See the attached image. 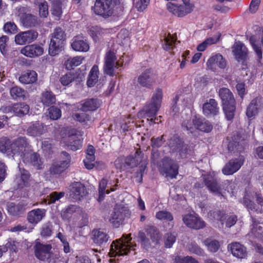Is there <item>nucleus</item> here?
I'll list each match as a JSON object with an SVG mask.
<instances>
[{
    "label": "nucleus",
    "instance_id": "423d86ee",
    "mask_svg": "<svg viewBox=\"0 0 263 263\" xmlns=\"http://www.w3.org/2000/svg\"><path fill=\"white\" fill-rule=\"evenodd\" d=\"M128 214L129 211L126 207L117 204L110 214L109 221L114 227L118 228Z\"/></svg>",
    "mask_w": 263,
    "mask_h": 263
},
{
    "label": "nucleus",
    "instance_id": "9b49d317",
    "mask_svg": "<svg viewBox=\"0 0 263 263\" xmlns=\"http://www.w3.org/2000/svg\"><path fill=\"white\" fill-rule=\"evenodd\" d=\"M69 198L74 201L81 200L87 194L85 186L80 182H74L69 187Z\"/></svg>",
    "mask_w": 263,
    "mask_h": 263
},
{
    "label": "nucleus",
    "instance_id": "5fc2aeb1",
    "mask_svg": "<svg viewBox=\"0 0 263 263\" xmlns=\"http://www.w3.org/2000/svg\"><path fill=\"white\" fill-rule=\"evenodd\" d=\"M257 38L255 35H252L249 38V41L259 60L262 58V51L261 47L256 44Z\"/></svg>",
    "mask_w": 263,
    "mask_h": 263
},
{
    "label": "nucleus",
    "instance_id": "72a5a7b5",
    "mask_svg": "<svg viewBox=\"0 0 263 263\" xmlns=\"http://www.w3.org/2000/svg\"><path fill=\"white\" fill-rule=\"evenodd\" d=\"M220 36L221 34L218 33L213 37L207 38L197 46V50L200 52L204 51L209 46L216 44L219 41Z\"/></svg>",
    "mask_w": 263,
    "mask_h": 263
},
{
    "label": "nucleus",
    "instance_id": "5701e85b",
    "mask_svg": "<svg viewBox=\"0 0 263 263\" xmlns=\"http://www.w3.org/2000/svg\"><path fill=\"white\" fill-rule=\"evenodd\" d=\"M228 249L235 257L242 259L247 256L246 248L239 242H234L229 244Z\"/></svg>",
    "mask_w": 263,
    "mask_h": 263
},
{
    "label": "nucleus",
    "instance_id": "473e14b6",
    "mask_svg": "<svg viewBox=\"0 0 263 263\" xmlns=\"http://www.w3.org/2000/svg\"><path fill=\"white\" fill-rule=\"evenodd\" d=\"M92 234L93 242L99 246L103 245L108 240L109 237L108 235L101 229L93 230Z\"/></svg>",
    "mask_w": 263,
    "mask_h": 263
},
{
    "label": "nucleus",
    "instance_id": "6e6552de",
    "mask_svg": "<svg viewBox=\"0 0 263 263\" xmlns=\"http://www.w3.org/2000/svg\"><path fill=\"white\" fill-rule=\"evenodd\" d=\"M31 149V146L29 144L28 139L25 137H20L12 141V147L11 154L12 158L14 159L16 156H19L22 157L23 154H25Z\"/></svg>",
    "mask_w": 263,
    "mask_h": 263
},
{
    "label": "nucleus",
    "instance_id": "4d7b16f0",
    "mask_svg": "<svg viewBox=\"0 0 263 263\" xmlns=\"http://www.w3.org/2000/svg\"><path fill=\"white\" fill-rule=\"evenodd\" d=\"M138 238L140 240V243L143 248L147 249L150 248V241L149 239L146 236V235L144 232L140 231L138 233Z\"/></svg>",
    "mask_w": 263,
    "mask_h": 263
},
{
    "label": "nucleus",
    "instance_id": "f03ea898",
    "mask_svg": "<svg viewBox=\"0 0 263 263\" xmlns=\"http://www.w3.org/2000/svg\"><path fill=\"white\" fill-rule=\"evenodd\" d=\"M168 145L173 153L179 155L182 158H187L192 154L190 147L177 135L173 136L168 140Z\"/></svg>",
    "mask_w": 263,
    "mask_h": 263
},
{
    "label": "nucleus",
    "instance_id": "f257e3e1",
    "mask_svg": "<svg viewBox=\"0 0 263 263\" xmlns=\"http://www.w3.org/2000/svg\"><path fill=\"white\" fill-rule=\"evenodd\" d=\"M221 99L223 109L228 120H231L234 116L235 111V100L232 92L227 88H221L218 91Z\"/></svg>",
    "mask_w": 263,
    "mask_h": 263
},
{
    "label": "nucleus",
    "instance_id": "0eeeda50",
    "mask_svg": "<svg viewBox=\"0 0 263 263\" xmlns=\"http://www.w3.org/2000/svg\"><path fill=\"white\" fill-rule=\"evenodd\" d=\"M93 9L96 14L108 17L114 12L112 0H96Z\"/></svg>",
    "mask_w": 263,
    "mask_h": 263
},
{
    "label": "nucleus",
    "instance_id": "09e8293b",
    "mask_svg": "<svg viewBox=\"0 0 263 263\" xmlns=\"http://www.w3.org/2000/svg\"><path fill=\"white\" fill-rule=\"evenodd\" d=\"M203 243L207 247L208 250L211 252H217L220 247L219 242L216 239L207 238Z\"/></svg>",
    "mask_w": 263,
    "mask_h": 263
},
{
    "label": "nucleus",
    "instance_id": "2f4dec72",
    "mask_svg": "<svg viewBox=\"0 0 263 263\" xmlns=\"http://www.w3.org/2000/svg\"><path fill=\"white\" fill-rule=\"evenodd\" d=\"M193 123L195 128L204 132H210L212 129V125L208 121L204 119L198 118L196 116L193 119Z\"/></svg>",
    "mask_w": 263,
    "mask_h": 263
},
{
    "label": "nucleus",
    "instance_id": "a878e982",
    "mask_svg": "<svg viewBox=\"0 0 263 263\" xmlns=\"http://www.w3.org/2000/svg\"><path fill=\"white\" fill-rule=\"evenodd\" d=\"M202 110L203 114L208 116H214L219 112V108L217 102L214 99H210L203 104Z\"/></svg>",
    "mask_w": 263,
    "mask_h": 263
},
{
    "label": "nucleus",
    "instance_id": "c85d7f7f",
    "mask_svg": "<svg viewBox=\"0 0 263 263\" xmlns=\"http://www.w3.org/2000/svg\"><path fill=\"white\" fill-rule=\"evenodd\" d=\"M46 210L43 209H36L30 211L27 215V219L29 223L36 224L45 217Z\"/></svg>",
    "mask_w": 263,
    "mask_h": 263
},
{
    "label": "nucleus",
    "instance_id": "c03bdc74",
    "mask_svg": "<svg viewBox=\"0 0 263 263\" xmlns=\"http://www.w3.org/2000/svg\"><path fill=\"white\" fill-rule=\"evenodd\" d=\"M67 145L73 151H76L82 147V142L75 136H69L68 141H65Z\"/></svg>",
    "mask_w": 263,
    "mask_h": 263
},
{
    "label": "nucleus",
    "instance_id": "58836bf2",
    "mask_svg": "<svg viewBox=\"0 0 263 263\" xmlns=\"http://www.w3.org/2000/svg\"><path fill=\"white\" fill-rule=\"evenodd\" d=\"M29 105L25 103H13V114L15 116L22 117L26 115L29 111Z\"/></svg>",
    "mask_w": 263,
    "mask_h": 263
},
{
    "label": "nucleus",
    "instance_id": "338daca9",
    "mask_svg": "<svg viewBox=\"0 0 263 263\" xmlns=\"http://www.w3.org/2000/svg\"><path fill=\"white\" fill-rule=\"evenodd\" d=\"M74 80V76L71 73H68L60 78V82L64 86H67Z\"/></svg>",
    "mask_w": 263,
    "mask_h": 263
},
{
    "label": "nucleus",
    "instance_id": "aec40b11",
    "mask_svg": "<svg viewBox=\"0 0 263 263\" xmlns=\"http://www.w3.org/2000/svg\"><path fill=\"white\" fill-rule=\"evenodd\" d=\"M204 182L208 190L215 194H221V186L219 184L216 178L211 175L203 176Z\"/></svg>",
    "mask_w": 263,
    "mask_h": 263
},
{
    "label": "nucleus",
    "instance_id": "412c9836",
    "mask_svg": "<svg viewBox=\"0 0 263 263\" xmlns=\"http://www.w3.org/2000/svg\"><path fill=\"white\" fill-rule=\"evenodd\" d=\"M43 48L35 44L26 45L21 50L22 54L30 58L40 56L43 53Z\"/></svg>",
    "mask_w": 263,
    "mask_h": 263
},
{
    "label": "nucleus",
    "instance_id": "0e129e2a",
    "mask_svg": "<svg viewBox=\"0 0 263 263\" xmlns=\"http://www.w3.org/2000/svg\"><path fill=\"white\" fill-rule=\"evenodd\" d=\"M175 263H198L195 258L191 256L181 257L177 256L175 258Z\"/></svg>",
    "mask_w": 263,
    "mask_h": 263
},
{
    "label": "nucleus",
    "instance_id": "7ed1b4c3",
    "mask_svg": "<svg viewBox=\"0 0 263 263\" xmlns=\"http://www.w3.org/2000/svg\"><path fill=\"white\" fill-rule=\"evenodd\" d=\"M66 40L65 31L60 27L56 28L52 34L50 43L49 46V53L54 56L62 50Z\"/></svg>",
    "mask_w": 263,
    "mask_h": 263
},
{
    "label": "nucleus",
    "instance_id": "7c9ffc66",
    "mask_svg": "<svg viewBox=\"0 0 263 263\" xmlns=\"http://www.w3.org/2000/svg\"><path fill=\"white\" fill-rule=\"evenodd\" d=\"M45 132V126L42 123L39 122L32 124L27 129V134L32 137L40 136Z\"/></svg>",
    "mask_w": 263,
    "mask_h": 263
},
{
    "label": "nucleus",
    "instance_id": "de8ad7c7",
    "mask_svg": "<svg viewBox=\"0 0 263 263\" xmlns=\"http://www.w3.org/2000/svg\"><path fill=\"white\" fill-rule=\"evenodd\" d=\"M8 212L13 216H18L24 213V209L21 204L15 205L13 203H10L7 205Z\"/></svg>",
    "mask_w": 263,
    "mask_h": 263
},
{
    "label": "nucleus",
    "instance_id": "20e7f679",
    "mask_svg": "<svg viewBox=\"0 0 263 263\" xmlns=\"http://www.w3.org/2000/svg\"><path fill=\"white\" fill-rule=\"evenodd\" d=\"M162 98V91L160 88H157L154 93L152 102L147 105L141 114H143L144 117L149 121V118L154 117L156 115L161 105Z\"/></svg>",
    "mask_w": 263,
    "mask_h": 263
},
{
    "label": "nucleus",
    "instance_id": "49530a36",
    "mask_svg": "<svg viewBox=\"0 0 263 263\" xmlns=\"http://www.w3.org/2000/svg\"><path fill=\"white\" fill-rule=\"evenodd\" d=\"M83 111L74 114L73 115V119L83 124H86L88 122H91L92 119L91 115Z\"/></svg>",
    "mask_w": 263,
    "mask_h": 263
},
{
    "label": "nucleus",
    "instance_id": "4be33fe9",
    "mask_svg": "<svg viewBox=\"0 0 263 263\" xmlns=\"http://www.w3.org/2000/svg\"><path fill=\"white\" fill-rule=\"evenodd\" d=\"M209 69L215 71L217 67L224 69L227 65L225 59L220 54H217L210 58L206 63Z\"/></svg>",
    "mask_w": 263,
    "mask_h": 263
},
{
    "label": "nucleus",
    "instance_id": "9d476101",
    "mask_svg": "<svg viewBox=\"0 0 263 263\" xmlns=\"http://www.w3.org/2000/svg\"><path fill=\"white\" fill-rule=\"evenodd\" d=\"M61 158L63 159L60 162L53 163L49 168L51 174H60L66 170L70 165V155L66 152L63 151L61 154Z\"/></svg>",
    "mask_w": 263,
    "mask_h": 263
},
{
    "label": "nucleus",
    "instance_id": "6e6d98bb",
    "mask_svg": "<svg viewBox=\"0 0 263 263\" xmlns=\"http://www.w3.org/2000/svg\"><path fill=\"white\" fill-rule=\"evenodd\" d=\"M147 162L143 161L142 162V164L139 166L138 170L135 174V178L136 179V181L138 183H141L142 181V177L144 171L147 167Z\"/></svg>",
    "mask_w": 263,
    "mask_h": 263
},
{
    "label": "nucleus",
    "instance_id": "1a4fd4ad",
    "mask_svg": "<svg viewBox=\"0 0 263 263\" xmlns=\"http://www.w3.org/2000/svg\"><path fill=\"white\" fill-rule=\"evenodd\" d=\"M178 165L168 158H164L160 164V172L165 177L174 178L178 174Z\"/></svg>",
    "mask_w": 263,
    "mask_h": 263
},
{
    "label": "nucleus",
    "instance_id": "a18cd8bd",
    "mask_svg": "<svg viewBox=\"0 0 263 263\" xmlns=\"http://www.w3.org/2000/svg\"><path fill=\"white\" fill-rule=\"evenodd\" d=\"M26 91L18 86L12 87L10 90V94L13 100L18 99H24L25 98Z\"/></svg>",
    "mask_w": 263,
    "mask_h": 263
},
{
    "label": "nucleus",
    "instance_id": "79ce46f5",
    "mask_svg": "<svg viewBox=\"0 0 263 263\" xmlns=\"http://www.w3.org/2000/svg\"><path fill=\"white\" fill-rule=\"evenodd\" d=\"M98 73L99 69L97 65H94L91 68L87 82V84L88 87H91L93 86L98 80Z\"/></svg>",
    "mask_w": 263,
    "mask_h": 263
},
{
    "label": "nucleus",
    "instance_id": "2eb2a0df",
    "mask_svg": "<svg viewBox=\"0 0 263 263\" xmlns=\"http://www.w3.org/2000/svg\"><path fill=\"white\" fill-rule=\"evenodd\" d=\"M184 223L189 228L198 230L205 227V223L194 214H187L182 215Z\"/></svg>",
    "mask_w": 263,
    "mask_h": 263
},
{
    "label": "nucleus",
    "instance_id": "f8f14e48",
    "mask_svg": "<svg viewBox=\"0 0 263 263\" xmlns=\"http://www.w3.org/2000/svg\"><path fill=\"white\" fill-rule=\"evenodd\" d=\"M157 76L152 69L144 70L138 78V83L143 87L151 88L156 83Z\"/></svg>",
    "mask_w": 263,
    "mask_h": 263
},
{
    "label": "nucleus",
    "instance_id": "f3484780",
    "mask_svg": "<svg viewBox=\"0 0 263 263\" xmlns=\"http://www.w3.org/2000/svg\"><path fill=\"white\" fill-rule=\"evenodd\" d=\"M38 36V33L34 30L22 32L15 36V42L18 45H24L33 42Z\"/></svg>",
    "mask_w": 263,
    "mask_h": 263
},
{
    "label": "nucleus",
    "instance_id": "f704fd0d",
    "mask_svg": "<svg viewBox=\"0 0 263 263\" xmlns=\"http://www.w3.org/2000/svg\"><path fill=\"white\" fill-rule=\"evenodd\" d=\"M12 147V141L6 137L0 138V152L3 154H7L8 156L12 157L11 150Z\"/></svg>",
    "mask_w": 263,
    "mask_h": 263
},
{
    "label": "nucleus",
    "instance_id": "c9c22d12",
    "mask_svg": "<svg viewBox=\"0 0 263 263\" xmlns=\"http://www.w3.org/2000/svg\"><path fill=\"white\" fill-rule=\"evenodd\" d=\"M100 104L97 99H89L81 104V109L83 111H95L100 107Z\"/></svg>",
    "mask_w": 263,
    "mask_h": 263
},
{
    "label": "nucleus",
    "instance_id": "393cba45",
    "mask_svg": "<svg viewBox=\"0 0 263 263\" xmlns=\"http://www.w3.org/2000/svg\"><path fill=\"white\" fill-rule=\"evenodd\" d=\"M263 107L262 99L259 97H256L253 99L247 107L246 115L249 118H251L257 115Z\"/></svg>",
    "mask_w": 263,
    "mask_h": 263
},
{
    "label": "nucleus",
    "instance_id": "ea45409f",
    "mask_svg": "<svg viewBox=\"0 0 263 263\" xmlns=\"http://www.w3.org/2000/svg\"><path fill=\"white\" fill-rule=\"evenodd\" d=\"M41 101L44 105L49 106L55 103V96L51 91H46L42 93Z\"/></svg>",
    "mask_w": 263,
    "mask_h": 263
},
{
    "label": "nucleus",
    "instance_id": "4468645a",
    "mask_svg": "<svg viewBox=\"0 0 263 263\" xmlns=\"http://www.w3.org/2000/svg\"><path fill=\"white\" fill-rule=\"evenodd\" d=\"M104 72L107 74L113 76L116 68H118L119 64L116 62V57L114 52L108 51L105 58Z\"/></svg>",
    "mask_w": 263,
    "mask_h": 263
},
{
    "label": "nucleus",
    "instance_id": "69168bd1",
    "mask_svg": "<svg viewBox=\"0 0 263 263\" xmlns=\"http://www.w3.org/2000/svg\"><path fill=\"white\" fill-rule=\"evenodd\" d=\"M176 241V236L172 233L166 234L164 238V244L166 248H170Z\"/></svg>",
    "mask_w": 263,
    "mask_h": 263
},
{
    "label": "nucleus",
    "instance_id": "39448f33",
    "mask_svg": "<svg viewBox=\"0 0 263 263\" xmlns=\"http://www.w3.org/2000/svg\"><path fill=\"white\" fill-rule=\"evenodd\" d=\"M130 235V234L123 235L119 240H117L118 242L117 244H115L114 242L111 244L110 250L113 251V253H115V256L127 254L129 249L133 246L130 243L132 240Z\"/></svg>",
    "mask_w": 263,
    "mask_h": 263
},
{
    "label": "nucleus",
    "instance_id": "603ef678",
    "mask_svg": "<svg viewBox=\"0 0 263 263\" xmlns=\"http://www.w3.org/2000/svg\"><path fill=\"white\" fill-rule=\"evenodd\" d=\"M52 13L59 17L62 13V4L60 0H53L51 8Z\"/></svg>",
    "mask_w": 263,
    "mask_h": 263
},
{
    "label": "nucleus",
    "instance_id": "c756f323",
    "mask_svg": "<svg viewBox=\"0 0 263 263\" xmlns=\"http://www.w3.org/2000/svg\"><path fill=\"white\" fill-rule=\"evenodd\" d=\"M143 157V154L139 149L137 150L134 157L131 156L126 157V170L136 167L138 164L141 165L142 162L146 161L142 160Z\"/></svg>",
    "mask_w": 263,
    "mask_h": 263
},
{
    "label": "nucleus",
    "instance_id": "864d4df0",
    "mask_svg": "<svg viewBox=\"0 0 263 263\" xmlns=\"http://www.w3.org/2000/svg\"><path fill=\"white\" fill-rule=\"evenodd\" d=\"M104 29L98 26L92 27L89 31V34L93 40L97 42L104 33Z\"/></svg>",
    "mask_w": 263,
    "mask_h": 263
},
{
    "label": "nucleus",
    "instance_id": "e2e57ef3",
    "mask_svg": "<svg viewBox=\"0 0 263 263\" xmlns=\"http://www.w3.org/2000/svg\"><path fill=\"white\" fill-rule=\"evenodd\" d=\"M176 42V37H174L170 33L164 39L163 48L165 50H170L173 48V45Z\"/></svg>",
    "mask_w": 263,
    "mask_h": 263
},
{
    "label": "nucleus",
    "instance_id": "774afa93",
    "mask_svg": "<svg viewBox=\"0 0 263 263\" xmlns=\"http://www.w3.org/2000/svg\"><path fill=\"white\" fill-rule=\"evenodd\" d=\"M164 137V136L162 135L160 137L152 138L151 139V146L153 148H158L161 146L165 142Z\"/></svg>",
    "mask_w": 263,
    "mask_h": 263
},
{
    "label": "nucleus",
    "instance_id": "6ab92c4d",
    "mask_svg": "<svg viewBox=\"0 0 263 263\" xmlns=\"http://www.w3.org/2000/svg\"><path fill=\"white\" fill-rule=\"evenodd\" d=\"M34 248L35 255L39 259L45 261L50 258L51 245H43L37 242Z\"/></svg>",
    "mask_w": 263,
    "mask_h": 263
},
{
    "label": "nucleus",
    "instance_id": "37998d69",
    "mask_svg": "<svg viewBox=\"0 0 263 263\" xmlns=\"http://www.w3.org/2000/svg\"><path fill=\"white\" fill-rule=\"evenodd\" d=\"M147 235L150 237L153 242L157 243L160 239L159 232L157 228L154 226H147L145 228Z\"/></svg>",
    "mask_w": 263,
    "mask_h": 263
},
{
    "label": "nucleus",
    "instance_id": "bf43d9fd",
    "mask_svg": "<svg viewBox=\"0 0 263 263\" xmlns=\"http://www.w3.org/2000/svg\"><path fill=\"white\" fill-rule=\"evenodd\" d=\"M156 217L161 220L172 221L173 219L172 214L166 211H161L157 212Z\"/></svg>",
    "mask_w": 263,
    "mask_h": 263
},
{
    "label": "nucleus",
    "instance_id": "a211bd4d",
    "mask_svg": "<svg viewBox=\"0 0 263 263\" xmlns=\"http://www.w3.org/2000/svg\"><path fill=\"white\" fill-rule=\"evenodd\" d=\"M167 8L171 13L178 17H182L190 13L193 10L192 5H184L177 6L173 3H168Z\"/></svg>",
    "mask_w": 263,
    "mask_h": 263
},
{
    "label": "nucleus",
    "instance_id": "cd10ccee",
    "mask_svg": "<svg viewBox=\"0 0 263 263\" xmlns=\"http://www.w3.org/2000/svg\"><path fill=\"white\" fill-rule=\"evenodd\" d=\"M71 46L74 51L80 52H86L89 49L87 41L80 36H75L72 39Z\"/></svg>",
    "mask_w": 263,
    "mask_h": 263
},
{
    "label": "nucleus",
    "instance_id": "e433bc0d",
    "mask_svg": "<svg viewBox=\"0 0 263 263\" xmlns=\"http://www.w3.org/2000/svg\"><path fill=\"white\" fill-rule=\"evenodd\" d=\"M19 81L23 84H32L37 80V73L33 70H27L19 77Z\"/></svg>",
    "mask_w": 263,
    "mask_h": 263
},
{
    "label": "nucleus",
    "instance_id": "ddd939ff",
    "mask_svg": "<svg viewBox=\"0 0 263 263\" xmlns=\"http://www.w3.org/2000/svg\"><path fill=\"white\" fill-rule=\"evenodd\" d=\"M21 158L23 162L26 164L33 166L37 170L42 168L43 161L42 158L39 154L34 152L32 149L23 154Z\"/></svg>",
    "mask_w": 263,
    "mask_h": 263
},
{
    "label": "nucleus",
    "instance_id": "680f3d73",
    "mask_svg": "<svg viewBox=\"0 0 263 263\" xmlns=\"http://www.w3.org/2000/svg\"><path fill=\"white\" fill-rule=\"evenodd\" d=\"M115 166L117 169L121 171L126 170V157L124 156L118 157L114 162Z\"/></svg>",
    "mask_w": 263,
    "mask_h": 263
},
{
    "label": "nucleus",
    "instance_id": "b1692460",
    "mask_svg": "<svg viewBox=\"0 0 263 263\" xmlns=\"http://www.w3.org/2000/svg\"><path fill=\"white\" fill-rule=\"evenodd\" d=\"M233 52L238 61H245L248 56V49L240 41L236 42L233 46Z\"/></svg>",
    "mask_w": 263,
    "mask_h": 263
},
{
    "label": "nucleus",
    "instance_id": "dca6fc26",
    "mask_svg": "<svg viewBox=\"0 0 263 263\" xmlns=\"http://www.w3.org/2000/svg\"><path fill=\"white\" fill-rule=\"evenodd\" d=\"M244 158L240 156L238 158L232 159L227 163L222 169V173L225 175H231L238 171L243 165Z\"/></svg>",
    "mask_w": 263,
    "mask_h": 263
},
{
    "label": "nucleus",
    "instance_id": "bb28decb",
    "mask_svg": "<svg viewBox=\"0 0 263 263\" xmlns=\"http://www.w3.org/2000/svg\"><path fill=\"white\" fill-rule=\"evenodd\" d=\"M245 141L239 135H234L228 145V150L231 152L240 153L243 149Z\"/></svg>",
    "mask_w": 263,
    "mask_h": 263
},
{
    "label": "nucleus",
    "instance_id": "4c0bfd02",
    "mask_svg": "<svg viewBox=\"0 0 263 263\" xmlns=\"http://www.w3.org/2000/svg\"><path fill=\"white\" fill-rule=\"evenodd\" d=\"M23 25L27 28L35 27L40 23L37 17L31 14H25L21 18Z\"/></svg>",
    "mask_w": 263,
    "mask_h": 263
},
{
    "label": "nucleus",
    "instance_id": "a19ab883",
    "mask_svg": "<svg viewBox=\"0 0 263 263\" xmlns=\"http://www.w3.org/2000/svg\"><path fill=\"white\" fill-rule=\"evenodd\" d=\"M84 59V57L82 56H77L69 58L65 63L66 69L70 70L73 69L74 67L79 66L82 64Z\"/></svg>",
    "mask_w": 263,
    "mask_h": 263
},
{
    "label": "nucleus",
    "instance_id": "052dcab7",
    "mask_svg": "<svg viewBox=\"0 0 263 263\" xmlns=\"http://www.w3.org/2000/svg\"><path fill=\"white\" fill-rule=\"evenodd\" d=\"M48 116L52 120H57L61 116V110L55 106H51L48 109Z\"/></svg>",
    "mask_w": 263,
    "mask_h": 263
},
{
    "label": "nucleus",
    "instance_id": "3c124183",
    "mask_svg": "<svg viewBox=\"0 0 263 263\" xmlns=\"http://www.w3.org/2000/svg\"><path fill=\"white\" fill-rule=\"evenodd\" d=\"M20 171L21 182L18 183V185L20 188H23L27 185L30 175L29 172L25 169L20 168Z\"/></svg>",
    "mask_w": 263,
    "mask_h": 263
},
{
    "label": "nucleus",
    "instance_id": "8fccbe9b",
    "mask_svg": "<svg viewBox=\"0 0 263 263\" xmlns=\"http://www.w3.org/2000/svg\"><path fill=\"white\" fill-rule=\"evenodd\" d=\"M35 4L38 6L40 16L46 17L48 15V6L47 2L45 0L36 1Z\"/></svg>",
    "mask_w": 263,
    "mask_h": 263
},
{
    "label": "nucleus",
    "instance_id": "13d9d810",
    "mask_svg": "<svg viewBox=\"0 0 263 263\" xmlns=\"http://www.w3.org/2000/svg\"><path fill=\"white\" fill-rule=\"evenodd\" d=\"M224 214L223 211L217 210L211 211L208 213L209 218L211 220H217L223 221V217Z\"/></svg>",
    "mask_w": 263,
    "mask_h": 263
}]
</instances>
